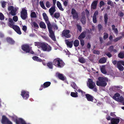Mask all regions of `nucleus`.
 <instances>
[{
    "label": "nucleus",
    "instance_id": "nucleus-1",
    "mask_svg": "<svg viewBox=\"0 0 124 124\" xmlns=\"http://www.w3.org/2000/svg\"><path fill=\"white\" fill-rule=\"evenodd\" d=\"M44 19L45 20L46 23L47 24L49 35V37L53 41H56L55 37L54 35V32L52 30L51 25L49 20L48 18L46 13H43L42 14Z\"/></svg>",
    "mask_w": 124,
    "mask_h": 124
},
{
    "label": "nucleus",
    "instance_id": "nucleus-2",
    "mask_svg": "<svg viewBox=\"0 0 124 124\" xmlns=\"http://www.w3.org/2000/svg\"><path fill=\"white\" fill-rule=\"evenodd\" d=\"M98 81H96V84L98 86L105 87L107 85V82L108 81L107 78L102 77H98Z\"/></svg>",
    "mask_w": 124,
    "mask_h": 124
},
{
    "label": "nucleus",
    "instance_id": "nucleus-3",
    "mask_svg": "<svg viewBox=\"0 0 124 124\" xmlns=\"http://www.w3.org/2000/svg\"><path fill=\"white\" fill-rule=\"evenodd\" d=\"M53 62L54 65L59 68L62 67L65 64L63 61L59 58L55 59Z\"/></svg>",
    "mask_w": 124,
    "mask_h": 124
},
{
    "label": "nucleus",
    "instance_id": "nucleus-4",
    "mask_svg": "<svg viewBox=\"0 0 124 124\" xmlns=\"http://www.w3.org/2000/svg\"><path fill=\"white\" fill-rule=\"evenodd\" d=\"M88 84L87 85L89 88L91 89H93V90L95 92H96L97 90L96 87V85L95 83L93 81L92 79L89 78L88 79Z\"/></svg>",
    "mask_w": 124,
    "mask_h": 124
},
{
    "label": "nucleus",
    "instance_id": "nucleus-5",
    "mask_svg": "<svg viewBox=\"0 0 124 124\" xmlns=\"http://www.w3.org/2000/svg\"><path fill=\"white\" fill-rule=\"evenodd\" d=\"M120 96V94L119 93H116L114 94L113 98L116 101L119 102H122L123 101L124 98L123 96Z\"/></svg>",
    "mask_w": 124,
    "mask_h": 124
},
{
    "label": "nucleus",
    "instance_id": "nucleus-6",
    "mask_svg": "<svg viewBox=\"0 0 124 124\" xmlns=\"http://www.w3.org/2000/svg\"><path fill=\"white\" fill-rule=\"evenodd\" d=\"M41 48L44 51L49 52L52 50L51 47L47 44L43 42Z\"/></svg>",
    "mask_w": 124,
    "mask_h": 124
},
{
    "label": "nucleus",
    "instance_id": "nucleus-7",
    "mask_svg": "<svg viewBox=\"0 0 124 124\" xmlns=\"http://www.w3.org/2000/svg\"><path fill=\"white\" fill-rule=\"evenodd\" d=\"M20 16L23 20H25L28 17L27 11L26 9H22L20 12Z\"/></svg>",
    "mask_w": 124,
    "mask_h": 124
},
{
    "label": "nucleus",
    "instance_id": "nucleus-8",
    "mask_svg": "<svg viewBox=\"0 0 124 124\" xmlns=\"http://www.w3.org/2000/svg\"><path fill=\"white\" fill-rule=\"evenodd\" d=\"M56 0H53V4L52 6L49 10V11L51 16H52L54 13L55 11V4Z\"/></svg>",
    "mask_w": 124,
    "mask_h": 124
},
{
    "label": "nucleus",
    "instance_id": "nucleus-9",
    "mask_svg": "<svg viewBox=\"0 0 124 124\" xmlns=\"http://www.w3.org/2000/svg\"><path fill=\"white\" fill-rule=\"evenodd\" d=\"M70 30H64L62 31V37H65L67 38H70L71 37V35L70 34Z\"/></svg>",
    "mask_w": 124,
    "mask_h": 124
},
{
    "label": "nucleus",
    "instance_id": "nucleus-10",
    "mask_svg": "<svg viewBox=\"0 0 124 124\" xmlns=\"http://www.w3.org/2000/svg\"><path fill=\"white\" fill-rule=\"evenodd\" d=\"M1 122L2 124H12V122L5 116H2Z\"/></svg>",
    "mask_w": 124,
    "mask_h": 124
},
{
    "label": "nucleus",
    "instance_id": "nucleus-11",
    "mask_svg": "<svg viewBox=\"0 0 124 124\" xmlns=\"http://www.w3.org/2000/svg\"><path fill=\"white\" fill-rule=\"evenodd\" d=\"M71 13L72 15L73 18L74 19H77L78 18V13L74 8L71 9Z\"/></svg>",
    "mask_w": 124,
    "mask_h": 124
},
{
    "label": "nucleus",
    "instance_id": "nucleus-12",
    "mask_svg": "<svg viewBox=\"0 0 124 124\" xmlns=\"http://www.w3.org/2000/svg\"><path fill=\"white\" fill-rule=\"evenodd\" d=\"M21 95L24 99H27L29 97V92L26 91L22 90L21 91Z\"/></svg>",
    "mask_w": 124,
    "mask_h": 124
},
{
    "label": "nucleus",
    "instance_id": "nucleus-13",
    "mask_svg": "<svg viewBox=\"0 0 124 124\" xmlns=\"http://www.w3.org/2000/svg\"><path fill=\"white\" fill-rule=\"evenodd\" d=\"M22 49L26 53H29L30 51V46L27 44L23 45L22 46Z\"/></svg>",
    "mask_w": 124,
    "mask_h": 124
},
{
    "label": "nucleus",
    "instance_id": "nucleus-14",
    "mask_svg": "<svg viewBox=\"0 0 124 124\" xmlns=\"http://www.w3.org/2000/svg\"><path fill=\"white\" fill-rule=\"evenodd\" d=\"M51 83L50 82H45L43 85H41L39 89V90H41L43 88H46L50 86Z\"/></svg>",
    "mask_w": 124,
    "mask_h": 124
},
{
    "label": "nucleus",
    "instance_id": "nucleus-15",
    "mask_svg": "<svg viewBox=\"0 0 124 124\" xmlns=\"http://www.w3.org/2000/svg\"><path fill=\"white\" fill-rule=\"evenodd\" d=\"M18 34L20 35L22 34L20 28L18 26L15 25L13 26L12 28Z\"/></svg>",
    "mask_w": 124,
    "mask_h": 124
},
{
    "label": "nucleus",
    "instance_id": "nucleus-16",
    "mask_svg": "<svg viewBox=\"0 0 124 124\" xmlns=\"http://www.w3.org/2000/svg\"><path fill=\"white\" fill-rule=\"evenodd\" d=\"M85 96L86 98L88 101L93 102L94 99V98L93 96L89 94H86Z\"/></svg>",
    "mask_w": 124,
    "mask_h": 124
},
{
    "label": "nucleus",
    "instance_id": "nucleus-17",
    "mask_svg": "<svg viewBox=\"0 0 124 124\" xmlns=\"http://www.w3.org/2000/svg\"><path fill=\"white\" fill-rule=\"evenodd\" d=\"M7 42L9 44L13 45L15 44V41L12 38L10 37H7L6 38Z\"/></svg>",
    "mask_w": 124,
    "mask_h": 124
},
{
    "label": "nucleus",
    "instance_id": "nucleus-18",
    "mask_svg": "<svg viewBox=\"0 0 124 124\" xmlns=\"http://www.w3.org/2000/svg\"><path fill=\"white\" fill-rule=\"evenodd\" d=\"M120 121V119L118 118H113L111 120V124H118Z\"/></svg>",
    "mask_w": 124,
    "mask_h": 124
},
{
    "label": "nucleus",
    "instance_id": "nucleus-19",
    "mask_svg": "<svg viewBox=\"0 0 124 124\" xmlns=\"http://www.w3.org/2000/svg\"><path fill=\"white\" fill-rule=\"evenodd\" d=\"M65 42L68 47L70 48L72 47L73 44V40H72L71 41H68V40L66 39L65 40Z\"/></svg>",
    "mask_w": 124,
    "mask_h": 124
},
{
    "label": "nucleus",
    "instance_id": "nucleus-20",
    "mask_svg": "<svg viewBox=\"0 0 124 124\" xmlns=\"http://www.w3.org/2000/svg\"><path fill=\"white\" fill-rule=\"evenodd\" d=\"M16 124H26L25 121L21 118H19L18 119L16 120Z\"/></svg>",
    "mask_w": 124,
    "mask_h": 124
},
{
    "label": "nucleus",
    "instance_id": "nucleus-21",
    "mask_svg": "<svg viewBox=\"0 0 124 124\" xmlns=\"http://www.w3.org/2000/svg\"><path fill=\"white\" fill-rule=\"evenodd\" d=\"M8 25L11 28H12V27L15 25V23L13 22V20L11 18H9L8 19Z\"/></svg>",
    "mask_w": 124,
    "mask_h": 124
},
{
    "label": "nucleus",
    "instance_id": "nucleus-22",
    "mask_svg": "<svg viewBox=\"0 0 124 124\" xmlns=\"http://www.w3.org/2000/svg\"><path fill=\"white\" fill-rule=\"evenodd\" d=\"M86 33V31H83L78 36V39L81 40L84 38L85 37Z\"/></svg>",
    "mask_w": 124,
    "mask_h": 124
},
{
    "label": "nucleus",
    "instance_id": "nucleus-23",
    "mask_svg": "<svg viewBox=\"0 0 124 124\" xmlns=\"http://www.w3.org/2000/svg\"><path fill=\"white\" fill-rule=\"evenodd\" d=\"M98 2V0H95L93 1L91 4V8L93 9H95L97 8Z\"/></svg>",
    "mask_w": 124,
    "mask_h": 124
},
{
    "label": "nucleus",
    "instance_id": "nucleus-24",
    "mask_svg": "<svg viewBox=\"0 0 124 124\" xmlns=\"http://www.w3.org/2000/svg\"><path fill=\"white\" fill-rule=\"evenodd\" d=\"M121 65L122 64L120 61H118L117 65V67L120 70L122 71L124 70V68L123 66H122Z\"/></svg>",
    "mask_w": 124,
    "mask_h": 124
},
{
    "label": "nucleus",
    "instance_id": "nucleus-25",
    "mask_svg": "<svg viewBox=\"0 0 124 124\" xmlns=\"http://www.w3.org/2000/svg\"><path fill=\"white\" fill-rule=\"evenodd\" d=\"M56 76L57 77L60 79L64 81L65 80V78L63 76V75L58 73H57L56 74Z\"/></svg>",
    "mask_w": 124,
    "mask_h": 124
},
{
    "label": "nucleus",
    "instance_id": "nucleus-26",
    "mask_svg": "<svg viewBox=\"0 0 124 124\" xmlns=\"http://www.w3.org/2000/svg\"><path fill=\"white\" fill-rule=\"evenodd\" d=\"M107 59V58H106L105 57H103L99 60V62L101 64L104 63L106 62Z\"/></svg>",
    "mask_w": 124,
    "mask_h": 124
},
{
    "label": "nucleus",
    "instance_id": "nucleus-27",
    "mask_svg": "<svg viewBox=\"0 0 124 124\" xmlns=\"http://www.w3.org/2000/svg\"><path fill=\"white\" fill-rule=\"evenodd\" d=\"M57 5L59 9L62 11L64 10V9L62 8L61 3L58 1H57Z\"/></svg>",
    "mask_w": 124,
    "mask_h": 124
},
{
    "label": "nucleus",
    "instance_id": "nucleus-28",
    "mask_svg": "<svg viewBox=\"0 0 124 124\" xmlns=\"http://www.w3.org/2000/svg\"><path fill=\"white\" fill-rule=\"evenodd\" d=\"M71 86L75 90V92L77 91L78 89V87L76 85V84L74 82H72L71 84Z\"/></svg>",
    "mask_w": 124,
    "mask_h": 124
},
{
    "label": "nucleus",
    "instance_id": "nucleus-29",
    "mask_svg": "<svg viewBox=\"0 0 124 124\" xmlns=\"http://www.w3.org/2000/svg\"><path fill=\"white\" fill-rule=\"evenodd\" d=\"M17 11V9L16 8H15L11 11L10 12V14L12 16H15L16 15V12Z\"/></svg>",
    "mask_w": 124,
    "mask_h": 124
},
{
    "label": "nucleus",
    "instance_id": "nucleus-30",
    "mask_svg": "<svg viewBox=\"0 0 124 124\" xmlns=\"http://www.w3.org/2000/svg\"><path fill=\"white\" fill-rule=\"evenodd\" d=\"M39 26L41 28L45 29L46 28V25L45 23L43 22H41L40 23Z\"/></svg>",
    "mask_w": 124,
    "mask_h": 124
},
{
    "label": "nucleus",
    "instance_id": "nucleus-31",
    "mask_svg": "<svg viewBox=\"0 0 124 124\" xmlns=\"http://www.w3.org/2000/svg\"><path fill=\"white\" fill-rule=\"evenodd\" d=\"M101 70L102 73L104 74L107 73V72L106 70L105 69V66H102L101 68Z\"/></svg>",
    "mask_w": 124,
    "mask_h": 124
},
{
    "label": "nucleus",
    "instance_id": "nucleus-32",
    "mask_svg": "<svg viewBox=\"0 0 124 124\" xmlns=\"http://www.w3.org/2000/svg\"><path fill=\"white\" fill-rule=\"evenodd\" d=\"M73 43L74 46L76 47H78L79 45V41L77 39L75 40L73 42Z\"/></svg>",
    "mask_w": 124,
    "mask_h": 124
},
{
    "label": "nucleus",
    "instance_id": "nucleus-33",
    "mask_svg": "<svg viewBox=\"0 0 124 124\" xmlns=\"http://www.w3.org/2000/svg\"><path fill=\"white\" fill-rule=\"evenodd\" d=\"M104 20L105 24L106 25L107 23L108 19V15L107 13H105L104 16Z\"/></svg>",
    "mask_w": 124,
    "mask_h": 124
},
{
    "label": "nucleus",
    "instance_id": "nucleus-34",
    "mask_svg": "<svg viewBox=\"0 0 124 124\" xmlns=\"http://www.w3.org/2000/svg\"><path fill=\"white\" fill-rule=\"evenodd\" d=\"M78 61L80 63H84L86 62L85 59L82 57L79 58Z\"/></svg>",
    "mask_w": 124,
    "mask_h": 124
},
{
    "label": "nucleus",
    "instance_id": "nucleus-35",
    "mask_svg": "<svg viewBox=\"0 0 124 124\" xmlns=\"http://www.w3.org/2000/svg\"><path fill=\"white\" fill-rule=\"evenodd\" d=\"M86 18L85 17H81L80 19V21L84 25L86 23Z\"/></svg>",
    "mask_w": 124,
    "mask_h": 124
},
{
    "label": "nucleus",
    "instance_id": "nucleus-36",
    "mask_svg": "<svg viewBox=\"0 0 124 124\" xmlns=\"http://www.w3.org/2000/svg\"><path fill=\"white\" fill-rule=\"evenodd\" d=\"M32 25L33 26L35 29H38L39 28V26L37 23L35 22H33L32 23Z\"/></svg>",
    "mask_w": 124,
    "mask_h": 124
},
{
    "label": "nucleus",
    "instance_id": "nucleus-37",
    "mask_svg": "<svg viewBox=\"0 0 124 124\" xmlns=\"http://www.w3.org/2000/svg\"><path fill=\"white\" fill-rule=\"evenodd\" d=\"M60 16V14L59 12L55 13L54 14L53 17H54L56 19H58Z\"/></svg>",
    "mask_w": 124,
    "mask_h": 124
},
{
    "label": "nucleus",
    "instance_id": "nucleus-38",
    "mask_svg": "<svg viewBox=\"0 0 124 124\" xmlns=\"http://www.w3.org/2000/svg\"><path fill=\"white\" fill-rule=\"evenodd\" d=\"M76 93L74 92H71L70 94L71 96L73 97H78V93L75 92Z\"/></svg>",
    "mask_w": 124,
    "mask_h": 124
},
{
    "label": "nucleus",
    "instance_id": "nucleus-39",
    "mask_svg": "<svg viewBox=\"0 0 124 124\" xmlns=\"http://www.w3.org/2000/svg\"><path fill=\"white\" fill-rule=\"evenodd\" d=\"M53 63L52 62H49L47 63V65L48 67L50 69H52L53 68Z\"/></svg>",
    "mask_w": 124,
    "mask_h": 124
},
{
    "label": "nucleus",
    "instance_id": "nucleus-40",
    "mask_svg": "<svg viewBox=\"0 0 124 124\" xmlns=\"http://www.w3.org/2000/svg\"><path fill=\"white\" fill-rule=\"evenodd\" d=\"M43 43L39 42H35L34 43V45L35 46H37L38 47H41Z\"/></svg>",
    "mask_w": 124,
    "mask_h": 124
},
{
    "label": "nucleus",
    "instance_id": "nucleus-41",
    "mask_svg": "<svg viewBox=\"0 0 124 124\" xmlns=\"http://www.w3.org/2000/svg\"><path fill=\"white\" fill-rule=\"evenodd\" d=\"M76 27L77 30H78L80 32H81L82 30V27L78 24H77Z\"/></svg>",
    "mask_w": 124,
    "mask_h": 124
},
{
    "label": "nucleus",
    "instance_id": "nucleus-42",
    "mask_svg": "<svg viewBox=\"0 0 124 124\" xmlns=\"http://www.w3.org/2000/svg\"><path fill=\"white\" fill-rule=\"evenodd\" d=\"M39 4L41 7L43 9H46V8L45 6L44 3L43 1H40L39 2Z\"/></svg>",
    "mask_w": 124,
    "mask_h": 124
},
{
    "label": "nucleus",
    "instance_id": "nucleus-43",
    "mask_svg": "<svg viewBox=\"0 0 124 124\" xmlns=\"http://www.w3.org/2000/svg\"><path fill=\"white\" fill-rule=\"evenodd\" d=\"M118 57L121 58H124V54L122 52H120L118 55Z\"/></svg>",
    "mask_w": 124,
    "mask_h": 124
},
{
    "label": "nucleus",
    "instance_id": "nucleus-44",
    "mask_svg": "<svg viewBox=\"0 0 124 124\" xmlns=\"http://www.w3.org/2000/svg\"><path fill=\"white\" fill-rule=\"evenodd\" d=\"M31 16L32 18H36L37 17L36 14L34 12H33L31 13Z\"/></svg>",
    "mask_w": 124,
    "mask_h": 124
},
{
    "label": "nucleus",
    "instance_id": "nucleus-45",
    "mask_svg": "<svg viewBox=\"0 0 124 124\" xmlns=\"http://www.w3.org/2000/svg\"><path fill=\"white\" fill-rule=\"evenodd\" d=\"M108 34L107 33H104L103 39L104 40L106 39L108 37Z\"/></svg>",
    "mask_w": 124,
    "mask_h": 124
},
{
    "label": "nucleus",
    "instance_id": "nucleus-46",
    "mask_svg": "<svg viewBox=\"0 0 124 124\" xmlns=\"http://www.w3.org/2000/svg\"><path fill=\"white\" fill-rule=\"evenodd\" d=\"M4 19V16L1 13H0V20H3Z\"/></svg>",
    "mask_w": 124,
    "mask_h": 124
},
{
    "label": "nucleus",
    "instance_id": "nucleus-47",
    "mask_svg": "<svg viewBox=\"0 0 124 124\" xmlns=\"http://www.w3.org/2000/svg\"><path fill=\"white\" fill-rule=\"evenodd\" d=\"M52 27H52H53L54 29H56L57 30L58 29V27L57 25L55 24L54 23V24L51 25Z\"/></svg>",
    "mask_w": 124,
    "mask_h": 124
},
{
    "label": "nucleus",
    "instance_id": "nucleus-48",
    "mask_svg": "<svg viewBox=\"0 0 124 124\" xmlns=\"http://www.w3.org/2000/svg\"><path fill=\"white\" fill-rule=\"evenodd\" d=\"M93 23H97V19L96 16H93Z\"/></svg>",
    "mask_w": 124,
    "mask_h": 124
},
{
    "label": "nucleus",
    "instance_id": "nucleus-49",
    "mask_svg": "<svg viewBox=\"0 0 124 124\" xmlns=\"http://www.w3.org/2000/svg\"><path fill=\"white\" fill-rule=\"evenodd\" d=\"M114 47L113 46H110L108 48V50L109 51L111 52H112L113 50Z\"/></svg>",
    "mask_w": 124,
    "mask_h": 124
},
{
    "label": "nucleus",
    "instance_id": "nucleus-50",
    "mask_svg": "<svg viewBox=\"0 0 124 124\" xmlns=\"http://www.w3.org/2000/svg\"><path fill=\"white\" fill-rule=\"evenodd\" d=\"M122 38V37L121 36H119L117 38L115 39L114 40V42H116L118 41L119 40L121 39Z\"/></svg>",
    "mask_w": 124,
    "mask_h": 124
},
{
    "label": "nucleus",
    "instance_id": "nucleus-51",
    "mask_svg": "<svg viewBox=\"0 0 124 124\" xmlns=\"http://www.w3.org/2000/svg\"><path fill=\"white\" fill-rule=\"evenodd\" d=\"M14 7L13 6H10L8 7V10L9 11H11L12 10L14 9Z\"/></svg>",
    "mask_w": 124,
    "mask_h": 124
},
{
    "label": "nucleus",
    "instance_id": "nucleus-52",
    "mask_svg": "<svg viewBox=\"0 0 124 124\" xmlns=\"http://www.w3.org/2000/svg\"><path fill=\"white\" fill-rule=\"evenodd\" d=\"M13 19L14 21L15 22H16L18 20V17L17 16H15L13 17Z\"/></svg>",
    "mask_w": 124,
    "mask_h": 124
},
{
    "label": "nucleus",
    "instance_id": "nucleus-53",
    "mask_svg": "<svg viewBox=\"0 0 124 124\" xmlns=\"http://www.w3.org/2000/svg\"><path fill=\"white\" fill-rule=\"evenodd\" d=\"M80 41V44L82 46H83L85 45V42L84 40L83 39L79 40Z\"/></svg>",
    "mask_w": 124,
    "mask_h": 124
},
{
    "label": "nucleus",
    "instance_id": "nucleus-54",
    "mask_svg": "<svg viewBox=\"0 0 124 124\" xmlns=\"http://www.w3.org/2000/svg\"><path fill=\"white\" fill-rule=\"evenodd\" d=\"M93 53L94 54H100V52L99 51L96 50H94L93 51Z\"/></svg>",
    "mask_w": 124,
    "mask_h": 124
},
{
    "label": "nucleus",
    "instance_id": "nucleus-55",
    "mask_svg": "<svg viewBox=\"0 0 124 124\" xmlns=\"http://www.w3.org/2000/svg\"><path fill=\"white\" fill-rule=\"evenodd\" d=\"M105 54L109 58H110L112 56V54L109 52H108L105 53Z\"/></svg>",
    "mask_w": 124,
    "mask_h": 124
},
{
    "label": "nucleus",
    "instance_id": "nucleus-56",
    "mask_svg": "<svg viewBox=\"0 0 124 124\" xmlns=\"http://www.w3.org/2000/svg\"><path fill=\"white\" fill-rule=\"evenodd\" d=\"M68 4V0H65L63 2V5L65 7H67Z\"/></svg>",
    "mask_w": 124,
    "mask_h": 124
},
{
    "label": "nucleus",
    "instance_id": "nucleus-57",
    "mask_svg": "<svg viewBox=\"0 0 124 124\" xmlns=\"http://www.w3.org/2000/svg\"><path fill=\"white\" fill-rule=\"evenodd\" d=\"M105 3L104 2L102 1H101L100 3V7H102L104 5Z\"/></svg>",
    "mask_w": 124,
    "mask_h": 124
},
{
    "label": "nucleus",
    "instance_id": "nucleus-58",
    "mask_svg": "<svg viewBox=\"0 0 124 124\" xmlns=\"http://www.w3.org/2000/svg\"><path fill=\"white\" fill-rule=\"evenodd\" d=\"M46 7L48 8H49L50 7V3L49 1H47L46 2Z\"/></svg>",
    "mask_w": 124,
    "mask_h": 124
},
{
    "label": "nucleus",
    "instance_id": "nucleus-59",
    "mask_svg": "<svg viewBox=\"0 0 124 124\" xmlns=\"http://www.w3.org/2000/svg\"><path fill=\"white\" fill-rule=\"evenodd\" d=\"M98 29L99 31H100L103 28V27L101 24H99L98 25Z\"/></svg>",
    "mask_w": 124,
    "mask_h": 124
},
{
    "label": "nucleus",
    "instance_id": "nucleus-60",
    "mask_svg": "<svg viewBox=\"0 0 124 124\" xmlns=\"http://www.w3.org/2000/svg\"><path fill=\"white\" fill-rule=\"evenodd\" d=\"M38 57L37 56H34L32 57V59L34 60L37 61Z\"/></svg>",
    "mask_w": 124,
    "mask_h": 124
},
{
    "label": "nucleus",
    "instance_id": "nucleus-61",
    "mask_svg": "<svg viewBox=\"0 0 124 124\" xmlns=\"http://www.w3.org/2000/svg\"><path fill=\"white\" fill-rule=\"evenodd\" d=\"M6 5V2L4 1H3L1 3L2 7L3 8L5 7Z\"/></svg>",
    "mask_w": 124,
    "mask_h": 124
},
{
    "label": "nucleus",
    "instance_id": "nucleus-62",
    "mask_svg": "<svg viewBox=\"0 0 124 124\" xmlns=\"http://www.w3.org/2000/svg\"><path fill=\"white\" fill-rule=\"evenodd\" d=\"M98 11L96 10L94 12L93 16H96L98 15Z\"/></svg>",
    "mask_w": 124,
    "mask_h": 124
},
{
    "label": "nucleus",
    "instance_id": "nucleus-63",
    "mask_svg": "<svg viewBox=\"0 0 124 124\" xmlns=\"http://www.w3.org/2000/svg\"><path fill=\"white\" fill-rule=\"evenodd\" d=\"M22 29L23 31H24L25 32V31L27 30L26 26L25 25L23 26Z\"/></svg>",
    "mask_w": 124,
    "mask_h": 124
},
{
    "label": "nucleus",
    "instance_id": "nucleus-64",
    "mask_svg": "<svg viewBox=\"0 0 124 124\" xmlns=\"http://www.w3.org/2000/svg\"><path fill=\"white\" fill-rule=\"evenodd\" d=\"M124 15V13L122 12H120L118 14V16L121 17H123Z\"/></svg>",
    "mask_w": 124,
    "mask_h": 124
}]
</instances>
